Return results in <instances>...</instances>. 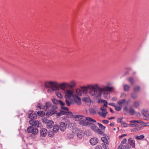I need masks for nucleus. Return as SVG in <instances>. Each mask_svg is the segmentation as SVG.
<instances>
[{
    "label": "nucleus",
    "instance_id": "nucleus-1",
    "mask_svg": "<svg viewBox=\"0 0 149 149\" xmlns=\"http://www.w3.org/2000/svg\"><path fill=\"white\" fill-rule=\"evenodd\" d=\"M96 89L97 93L95 97L97 98H100L102 93L103 94L104 97L106 99H109L110 97L109 92L112 91L113 87L111 86L110 83H108L106 86L103 85L102 87H100L97 84Z\"/></svg>",
    "mask_w": 149,
    "mask_h": 149
},
{
    "label": "nucleus",
    "instance_id": "nucleus-2",
    "mask_svg": "<svg viewBox=\"0 0 149 149\" xmlns=\"http://www.w3.org/2000/svg\"><path fill=\"white\" fill-rule=\"evenodd\" d=\"M97 84L94 85L89 84L86 86H83L81 87V89L83 93L86 94L88 92V89H90L89 94L91 96L95 97L97 93V90L96 89Z\"/></svg>",
    "mask_w": 149,
    "mask_h": 149
},
{
    "label": "nucleus",
    "instance_id": "nucleus-3",
    "mask_svg": "<svg viewBox=\"0 0 149 149\" xmlns=\"http://www.w3.org/2000/svg\"><path fill=\"white\" fill-rule=\"evenodd\" d=\"M45 86L47 88H49L47 91L48 93H50L54 91H58L60 88V84H58L56 81H49L46 82Z\"/></svg>",
    "mask_w": 149,
    "mask_h": 149
},
{
    "label": "nucleus",
    "instance_id": "nucleus-4",
    "mask_svg": "<svg viewBox=\"0 0 149 149\" xmlns=\"http://www.w3.org/2000/svg\"><path fill=\"white\" fill-rule=\"evenodd\" d=\"M72 97L77 104L79 105L81 104V98L76 95L73 93L72 91L70 89L66 91L65 95V97L71 98Z\"/></svg>",
    "mask_w": 149,
    "mask_h": 149
},
{
    "label": "nucleus",
    "instance_id": "nucleus-5",
    "mask_svg": "<svg viewBox=\"0 0 149 149\" xmlns=\"http://www.w3.org/2000/svg\"><path fill=\"white\" fill-rule=\"evenodd\" d=\"M75 82L74 80L70 81V84L66 82H63L60 84V88L61 90L65 91L68 87L71 88H73L75 86Z\"/></svg>",
    "mask_w": 149,
    "mask_h": 149
},
{
    "label": "nucleus",
    "instance_id": "nucleus-6",
    "mask_svg": "<svg viewBox=\"0 0 149 149\" xmlns=\"http://www.w3.org/2000/svg\"><path fill=\"white\" fill-rule=\"evenodd\" d=\"M92 122L96 123V121L91 118L84 116V118L80 121L79 123L82 126H88L92 124Z\"/></svg>",
    "mask_w": 149,
    "mask_h": 149
},
{
    "label": "nucleus",
    "instance_id": "nucleus-7",
    "mask_svg": "<svg viewBox=\"0 0 149 149\" xmlns=\"http://www.w3.org/2000/svg\"><path fill=\"white\" fill-rule=\"evenodd\" d=\"M36 108V109L38 110L43 109L45 111L49 110L51 111V109L52 108V104L50 102H47L45 103V106H44L42 104L39 103L38 104Z\"/></svg>",
    "mask_w": 149,
    "mask_h": 149
},
{
    "label": "nucleus",
    "instance_id": "nucleus-8",
    "mask_svg": "<svg viewBox=\"0 0 149 149\" xmlns=\"http://www.w3.org/2000/svg\"><path fill=\"white\" fill-rule=\"evenodd\" d=\"M129 114L131 115H136L137 116H139L140 115H142L143 116L144 119L145 120H147L148 117H149V112H141V114L139 112H129Z\"/></svg>",
    "mask_w": 149,
    "mask_h": 149
},
{
    "label": "nucleus",
    "instance_id": "nucleus-9",
    "mask_svg": "<svg viewBox=\"0 0 149 149\" xmlns=\"http://www.w3.org/2000/svg\"><path fill=\"white\" fill-rule=\"evenodd\" d=\"M27 131L29 133H31L35 135L38 132V129L36 128L31 126L29 127L27 129Z\"/></svg>",
    "mask_w": 149,
    "mask_h": 149
},
{
    "label": "nucleus",
    "instance_id": "nucleus-10",
    "mask_svg": "<svg viewBox=\"0 0 149 149\" xmlns=\"http://www.w3.org/2000/svg\"><path fill=\"white\" fill-rule=\"evenodd\" d=\"M30 124L33 126L39 127L41 126V124L39 121L37 120H34L33 119H31L29 121Z\"/></svg>",
    "mask_w": 149,
    "mask_h": 149
},
{
    "label": "nucleus",
    "instance_id": "nucleus-11",
    "mask_svg": "<svg viewBox=\"0 0 149 149\" xmlns=\"http://www.w3.org/2000/svg\"><path fill=\"white\" fill-rule=\"evenodd\" d=\"M40 136L42 137H45L47 134V130L45 128H42L40 131Z\"/></svg>",
    "mask_w": 149,
    "mask_h": 149
},
{
    "label": "nucleus",
    "instance_id": "nucleus-12",
    "mask_svg": "<svg viewBox=\"0 0 149 149\" xmlns=\"http://www.w3.org/2000/svg\"><path fill=\"white\" fill-rule=\"evenodd\" d=\"M28 117L31 119H36L37 117V113L36 112H32L29 114Z\"/></svg>",
    "mask_w": 149,
    "mask_h": 149
},
{
    "label": "nucleus",
    "instance_id": "nucleus-13",
    "mask_svg": "<svg viewBox=\"0 0 149 149\" xmlns=\"http://www.w3.org/2000/svg\"><path fill=\"white\" fill-rule=\"evenodd\" d=\"M52 101L53 103L56 104H60V105H62L64 104V102L60 100H58L55 99H53L52 100Z\"/></svg>",
    "mask_w": 149,
    "mask_h": 149
},
{
    "label": "nucleus",
    "instance_id": "nucleus-14",
    "mask_svg": "<svg viewBox=\"0 0 149 149\" xmlns=\"http://www.w3.org/2000/svg\"><path fill=\"white\" fill-rule=\"evenodd\" d=\"M98 142V139L96 138L91 139L90 140V142L92 145H96Z\"/></svg>",
    "mask_w": 149,
    "mask_h": 149
},
{
    "label": "nucleus",
    "instance_id": "nucleus-15",
    "mask_svg": "<svg viewBox=\"0 0 149 149\" xmlns=\"http://www.w3.org/2000/svg\"><path fill=\"white\" fill-rule=\"evenodd\" d=\"M47 127L48 129H51L54 125V123L52 120H48L46 124Z\"/></svg>",
    "mask_w": 149,
    "mask_h": 149
},
{
    "label": "nucleus",
    "instance_id": "nucleus-16",
    "mask_svg": "<svg viewBox=\"0 0 149 149\" xmlns=\"http://www.w3.org/2000/svg\"><path fill=\"white\" fill-rule=\"evenodd\" d=\"M60 129L62 131H64L65 130L66 125L65 123L63 122H61L60 124Z\"/></svg>",
    "mask_w": 149,
    "mask_h": 149
},
{
    "label": "nucleus",
    "instance_id": "nucleus-17",
    "mask_svg": "<svg viewBox=\"0 0 149 149\" xmlns=\"http://www.w3.org/2000/svg\"><path fill=\"white\" fill-rule=\"evenodd\" d=\"M65 102L68 106H70L72 104V100L71 98L65 97Z\"/></svg>",
    "mask_w": 149,
    "mask_h": 149
},
{
    "label": "nucleus",
    "instance_id": "nucleus-18",
    "mask_svg": "<svg viewBox=\"0 0 149 149\" xmlns=\"http://www.w3.org/2000/svg\"><path fill=\"white\" fill-rule=\"evenodd\" d=\"M84 116L80 115H76L74 116V119L76 121H80L84 118Z\"/></svg>",
    "mask_w": 149,
    "mask_h": 149
},
{
    "label": "nucleus",
    "instance_id": "nucleus-19",
    "mask_svg": "<svg viewBox=\"0 0 149 149\" xmlns=\"http://www.w3.org/2000/svg\"><path fill=\"white\" fill-rule=\"evenodd\" d=\"M128 142L132 147L134 148L135 147V143L134 140H132V139H130L128 140Z\"/></svg>",
    "mask_w": 149,
    "mask_h": 149
},
{
    "label": "nucleus",
    "instance_id": "nucleus-20",
    "mask_svg": "<svg viewBox=\"0 0 149 149\" xmlns=\"http://www.w3.org/2000/svg\"><path fill=\"white\" fill-rule=\"evenodd\" d=\"M84 132L82 131L79 130L77 133V136L80 139H81L84 136Z\"/></svg>",
    "mask_w": 149,
    "mask_h": 149
},
{
    "label": "nucleus",
    "instance_id": "nucleus-21",
    "mask_svg": "<svg viewBox=\"0 0 149 149\" xmlns=\"http://www.w3.org/2000/svg\"><path fill=\"white\" fill-rule=\"evenodd\" d=\"M59 127L58 125H55L54 126H53V131L54 132V133L56 134L59 130Z\"/></svg>",
    "mask_w": 149,
    "mask_h": 149
},
{
    "label": "nucleus",
    "instance_id": "nucleus-22",
    "mask_svg": "<svg viewBox=\"0 0 149 149\" xmlns=\"http://www.w3.org/2000/svg\"><path fill=\"white\" fill-rule=\"evenodd\" d=\"M58 107L56 105H53L52 106V108L51 109L50 112H57Z\"/></svg>",
    "mask_w": 149,
    "mask_h": 149
},
{
    "label": "nucleus",
    "instance_id": "nucleus-23",
    "mask_svg": "<svg viewBox=\"0 0 149 149\" xmlns=\"http://www.w3.org/2000/svg\"><path fill=\"white\" fill-rule=\"evenodd\" d=\"M130 123L135 124L136 125L137 123H142L143 122L141 120H132L130 121Z\"/></svg>",
    "mask_w": 149,
    "mask_h": 149
},
{
    "label": "nucleus",
    "instance_id": "nucleus-24",
    "mask_svg": "<svg viewBox=\"0 0 149 149\" xmlns=\"http://www.w3.org/2000/svg\"><path fill=\"white\" fill-rule=\"evenodd\" d=\"M90 125L91 126L92 129L95 132L97 131V129H98V127L95 125L93 124V123L92 124H91Z\"/></svg>",
    "mask_w": 149,
    "mask_h": 149
},
{
    "label": "nucleus",
    "instance_id": "nucleus-25",
    "mask_svg": "<svg viewBox=\"0 0 149 149\" xmlns=\"http://www.w3.org/2000/svg\"><path fill=\"white\" fill-rule=\"evenodd\" d=\"M72 113V112H58V113H57L56 116V117L58 118L59 116H62V115L65 114L66 113Z\"/></svg>",
    "mask_w": 149,
    "mask_h": 149
},
{
    "label": "nucleus",
    "instance_id": "nucleus-26",
    "mask_svg": "<svg viewBox=\"0 0 149 149\" xmlns=\"http://www.w3.org/2000/svg\"><path fill=\"white\" fill-rule=\"evenodd\" d=\"M95 132H96L100 134H103V136L105 135V134H104V132L102 131L98 128V129H97V131H96Z\"/></svg>",
    "mask_w": 149,
    "mask_h": 149
},
{
    "label": "nucleus",
    "instance_id": "nucleus-27",
    "mask_svg": "<svg viewBox=\"0 0 149 149\" xmlns=\"http://www.w3.org/2000/svg\"><path fill=\"white\" fill-rule=\"evenodd\" d=\"M104 136L105 137H104L101 138V140L104 143H106L107 144H109V143L108 142L107 138H106V136L105 135Z\"/></svg>",
    "mask_w": 149,
    "mask_h": 149
},
{
    "label": "nucleus",
    "instance_id": "nucleus-28",
    "mask_svg": "<svg viewBox=\"0 0 149 149\" xmlns=\"http://www.w3.org/2000/svg\"><path fill=\"white\" fill-rule=\"evenodd\" d=\"M55 134L56 133H54V132L53 131H50L48 132V135L51 137H53Z\"/></svg>",
    "mask_w": 149,
    "mask_h": 149
},
{
    "label": "nucleus",
    "instance_id": "nucleus-29",
    "mask_svg": "<svg viewBox=\"0 0 149 149\" xmlns=\"http://www.w3.org/2000/svg\"><path fill=\"white\" fill-rule=\"evenodd\" d=\"M123 87L124 90L125 91H128L130 88V87L129 85L126 84L123 85Z\"/></svg>",
    "mask_w": 149,
    "mask_h": 149
},
{
    "label": "nucleus",
    "instance_id": "nucleus-30",
    "mask_svg": "<svg viewBox=\"0 0 149 149\" xmlns=\"http://www.w3.org/2000/svg\"><path fill=\"white\" fill-rule=\"evenodd\" d=\"M98 114L103 118H105L108 112H98Z\"/></svg>",
    "mask_w": 149,
    "mask_h": 149
},
{
    "label": "nucleus",
    "instance_id": "nucleus-31",
    "mask_svg": "<svg viewBox=\"0 0 149 149\" xmlns=\"http://www.w3.org/2000/svg\"><path fill=\"white\" fill-rule=\"evenodd\" d=\"M76 93L79 96H81L82 95V91L81 89H77L76 90Z\"/></svg>",
    "mask_w": 149,
    "mask_h": 149
},
{
    "label": "nucleus",
    "instance_id": "nucleus-32",
    "mask_svg": "<svg viewBox=\"0 0 149 149\" xmlns=\"http://www.w3.org/2000/svg\"><path fill=\"white\" fill-rule=\"evenodd\" d=\"M83 101L86 102H90V99L89 97L83 98L82 99Z\"/></svg>",
    "mask_w": 149,
    "mask_h": 149
},
{
    "label": "nucleus",
    "instance_id": "nucleus-33",
    "mask_svg": "<svg viewBox=\"0 0 149 149\" xmlns=\"http://www.w3.org/2000/svg\"><path fill=\"white\" fill-rule=\"evenodd\" d=\"M144 137V136L143 135H141L139 136H137L135 137L136 139L138 140H140L143 139Z\"/></svg>",
    "mask_w": 149,
    "mask_h": 149
},
{
    "label": "nucleus",
    "instance_id": "nucleus-34",
    "mask_svg": "<svg viewBox=\"0 0 149 149\" xmlns=\"http://www.w3.org/2000/svg\"><path fill=\"white\" fill-rule=\"evenodd\" d=\"M131 97L134 99H136L138 97V95L135 93H133L131 94Z\"/></svg>",
    "mask_w": 149,
    "mask_h": 149
},
{
    "label": "nucleus",
    "instance_id": "nucleus-35",
    "mask_svg": "<svg viewBox=\"0 0 149 149\" xmlns=\"http://www.w3.org/2000/svg\"><path fill=\"white\" fill-rule=\"evenodd\" d=\"M128 79L129 82L132 84H133L134 83V80L132 77H129L128 78Z\"/></svg>",
    "mask_w": 149,
    "mask_h": 149
},
{
    "label": "nucleus",
    "instance_id": "nucleus-36",
    "mask_svg": "<svg viewBox=\"0 0 149 149\" xmlns=\"http://www.w3.org/2000/svg\"><path fill=\"white\" fill-rule=\"evenodd\" d=\"M125 101V99L120 100L118 102V104L119 105H121L124 103Z\"/></svg>",
    "mask_w": 149,
    "mask_h": 149
},
{
    "label": "nucleus",
    "instance_id": "nucleus-37",
    "mask_svg": "<svg viewBox=\"0 0 149 149\" xmlns=\"http://www.w3.org/2000/svg\"><path fill=\"white\" fill-rule=\"evenodd\" d=\"M65 103L64 102V104L63 105H60L61 106V109L65 111H68V108L67 107H65L64 106L65 105Z\"/></svg>",
    "mask_w": 149,
    "mask_h": 149
},
{
    "label": "nucleus",
    "instance_id": "nucleus-38",
    "mask_svg": "<svg viewBox=\"0 0 149 149\" xmlns=\"http://www.w3.org/2000/svg\"><path fill=\"white\" fill-rule=\"evenodd\" d=\"M121 108L122 106H118L116 105V106L114 107L115 110L118 111H120L121 109Z\"/></svg>",
    "mask_w": 149,
    "mask_h": 149
},
{
    "label": "nucleus",
    "instance_id": "nucleus-39",
    "mask_svg": "<svg viewBox=\"0 0 149 149\" xmlns=\"http://www.w3.org/2000/svg\"><path fill=\"white\" fill-rule=\"evenodd\" d=\"M97 124L99 125V127L102 130H104L106 128V127L102 125L101 123H98Z\"/></svg>",
    "mask_w": 149,
    "mask_h": 149
},
{
    "label": "nucleus",
    "instance_id": "nucleus-40",
    "mask_svg": "<svg viewBox=\"0 0 149 149\" xmlns=\"http://www.w3.org/2000/svg\"><path fill=\"white\" fill-rule=\"evenodd\" d=\"M140 89V87L139 86H135L134 88V91L137 92L139 91Z\"/></svg>",
    "mask_w": 149,
    "mask_h": 149
},
{
    "label": "nucleus",
    "instance_id": "nucleus-41",
    "mask_svg": "<svg viewBox=\"0 0 149 149\" xmlns=\"http://www.w3.org/2000/svg\"><path fill=\"white\" fill-rule=\"evenodd\" d=\"M56 112H46V115L48 117L51 116L52 115L54 114Z\"/></svg>",
    "mask_w": 149,
    "mask_h": 149
},
{
    "label": "nucleus",
    "instance_id": "nucleus-42",
    "mask_svg": "<svg viewBox=\"0 0 149 149\" xmlns=\"http://www.w3.org/2000/svg\"><path fill=\"white\" fill-rule=\"evenodd\" d=\"M37 116H42L45 115V112H36Z\"/></svg>",
    "mask_w": 149,
    "mask_h": 149
},
{
    "label": "nucleus",
    "instance_id": "nucleus-43",
    "mask_svg": "<svg viewBox=\"0 0 149 149\" xmlns=\"http://www.w3.org/2000/svg\"><path fill=\"white\" fill-rule=\"evenodd\" d=\"M56 94L57 97L59 98H61L63 97L61 94L59 92L56 93Z\"/></svg>",
    "mask_w": 149,
    "mask_h": 149
},
{
    "label": "nucleus",
    "instance_id": "nucleus-44",
    "mask_svg": "<svg viewBox=\"0 0 149 149\" xmlns=\"http://www.w3.org/2000/svg\"><path fill=\"white\" fill-rule=\"evenodd\" d=\"M139 105V103L138 102H135L134 103V106L136 108L138 107Z\"/></svg>",
    "mask_w": 149,
    "mask_h": 149
},
{
    "label": "nucleus",
    "instance_id": "nucleus-45",
    "mask_svg": "<svg viewBox=\"0 0 149 149\" xmlns=\"http://www.w3.org/2000/svg\"><path fill=\"white\" fill-rule=\"evenodd\" d=\"M125 147L126 149H130L131 148V146L129 143H127L125 146Z\"/></svg>",
    "mask_w": 149,
    "mask_h": 149
},
{
    "label": "nucleus",
    "instance_id": "nucleus-46",
    "mask_svg": "<svg viewBox=\"0 0 149 149\" xmlns=\"http://www.w3.org/2000/svg\"><path fill=\"white\" fill-rule=\"evenodd\" d=\"M48 120L46 118H42V121L44 123L46 124L47 123Z\"/></svg>",
    "mask_w": 149,
    "mask_h": 149
},
{
    "label": "nucleus",
    "instance_id": "nucleus-47",
    "mask_svg": "<svg viewBox=\"0 0 149 149\" xmlns=\"http://www.w3.org/2000/svg\"><path fill=\"white\" fill-rule=\"evenodd\" d=\"M129 112H134L133 106H131L129 108Z\"/></svg>",
    "mask_w": 149,
    "mask_h": 149
},
{
    "label": "nucleus",
    "instance_id": "nucleus-48",
    "mask_svg": "<svg viewBox=\"0 0 149 149\" xmlns=\"http://www.w3.org/2000/svg\"><path fill=\"white\" fill-rule=\"evenodd\" d=\"M123 119V117H122L121 118H118L117 119V121L119 123H121L122 122V120Z\"/></svg>",
    "mask_w": 149,
    "mask_h": 149
},
{
    "label": "nucleus",
    "instance_id": "nucleus-49",
    "mask_svg": "<svg viewBox=\"0 0 149 149\" xmlns=\"http://www.w3.org/2000/svg\"><path fill=\"white\" fill-rule=\"evenodd\" d=\"M100 109L102 111V112H106V107H102Z\"/></svg>",
    "mask_w": 149,
    "mask_h": 149
},
{
    "label": "nucleus",
    "instance_id": "nucleus-50",
    "mask_svg": "<svg viewBox=\"0 0 149 149\" xmlns=\"http://www.w3.org/2000/svg\"><path fill=\"white\" fill-rule=\"evenodd\" d=\"M102 103L104 104V105L105 107H107V102L106 100H103Z\"/></svg>",
    "mask_w": 149,
    "mask_h": 149
},
{
    "label": "nucleus",
    "instance_id": "nucleus-51",
    "mask_svg": "<svg viewBox=\"0 0 149 149\" xmlns=\"http://www.w3.org/2000/svg\"><path fill=\"white\" fill-rule=\"evenodd\" d=\"M128 124L125 123H122L121 126L124 127H127Z\"/></svg>",
    "mask_w": 149,
    "mask_h": 149
},
{
    "label": "nucleus",
    "instance_id": "nucleus-52",
    "mask_svg": "<svg viewBox=\"0 0 149 149\" xmlns=\"http://www.w3.org/2000/svg\"><path fill=\"white\" fill-rule=\"evenodd\" d=\"M127 141V139L125 138H124L121 142V144H124Z\"/></svg>",
    "mask_w": 149,
    "mask_h": 149
},
{
    "label": "nucleus",
    "instance_id": "nucleus-53",
    "mask_svg": "<svg viewBox=\"0 0 149 149\" xmlns=\"http://www.w3.org/2000/svg\"><path fill=\"white\" fill-rule=\"evenodd\" d=\"M128 125L130 126H131L133 127H134L136 126V125L135 124L133 123L129 124Z\"/></svg>",
    "mask_w": 149,
    "mask_h": 149
},
{
    "label": "nucleus",
    "instance_id": "nucleus-54",
    "mask_svg": "<svg viewBox=\"0 0 149 149\" xmlns=\"http://www.w3.org/2000/svg\"><path fill=\"white\" fill-rule=\"evenodd\" d=\"M95 149H102V148L101 146L98 145L96 146Z\"/></svg>",
    "mask_w": 149,
    "mask_h": 149
},
{
    "label": "nucleus",
    "instance_id": "nucleus-55",
    "mask_svg": "<svg viewBox=\"0 0 149 149\" xmlns=\"http://www.w3.org/2000/svg\"><path fill=\"white\" fill-rule=\"evenodd\" d=\"M137 130H139L137 129V128H135L132 129L131 131V132H134L136 131Z\"/></svg>",
    "mask_w": 149,
    "mask_h": 149
},
{
    "label": "nucleus",
    "instance_id": "nucleus-56",
    "mask_svg": "<svg viewBox=\"0 0 149 149\" xmlns=\"http://www.w3.org/2000/svg\"><path fill=\"white\" fill-rule=\"evenodd\" d=\"M109 104L111 106L113 107H114L116 106L115 104L113 103H110Z\"/></svg>",
    "mask_w": 149,
    "mask_h": 149
},
{
    "label": "nucleus",
    "instance_id": "nucleus-57",
    "mask_svg": "<svg viewBox=\"0 0 149 149\" xmlns=\"http://www.w3.org/2000/svg\"><path fill=\"white\" fill-rule=\"evenodd\" d=\"M102 122L105 124H107L109 123V121L107 120H103Z\"/></svg>",
    "mask_w": 149,
    "mask_h": 149
},
{
    "label": "nucleus",
    "instance_id": "nucleus-58",
    "mask_svg": "<svg viewBox=\"0 0 149 149\" xmlns=\"http://www.w3.org/2000/svg\"><path fill=\"white\" fill-rule=\"evenodd\" d=\"M111 100L113 101H116L117 100V98L115 97H113Z\"/></svg>",
    "mask_w": 149,
    "mask_h": 149
},
{
    "label": "nucleus",
    "instance_id": "nucleus-59",
    "mask_svg": "<svg viewBox=\"0 0 149 149\" xmlns=\"http://www.w3.org/2000/svg\"><path fill=\"white\" fill-rule=\"evenodd\" d=\"M128 110L127 108V107H125L123 109V110L124 111H127Z\"/></svg>",
    "mask_w": 149,
    "mask_h": 149
},
{
    "label": "nucleus",
    "instance_id": "nucleus-60",
    "mask_svg": "<svg viewBox=\"0 0 149 149\" xmlns=\"http://www.w3.org/2000/svg\"><path fill=\"white\" fill-rule=\"evenodd\" d=\"M126 135H127V134H123L121 135V136H120L119 138H122V137L125 136Z\"/></svg>",
    "mask_w": 149,
    "mask_h": 149
},
{
    "label": "nucleus",
    "instance_id": "nucleus-61",
    "mask_svg": "<svg viewBox=\"0 0 149 149\" xmlns=\"http://www.w3.org/2000/svg\"><path fill=\"white\" fill-rule=\"evenodd\" d=\"M102 101H103V100H102V99H100V100H98V102L99 103H102Z\"/></svg>",
    "mask_w": 149,
    "mask_h": 149
},
{
    "label": "nucleus",
    "instance_id": "nucleus-62",
    "mask_svg": "<svg viewBox=\"0 0 149 149\" xmlns=\"http://www.w3.org/2000/svg\"><path fill=\"white\" fill-rule=\"evenodd\" d=\"M120 146L121 148L123 149H125L124 147V146L123 145H120Z\"/></svg>",
    "mask_w": 149,
    "mask_h": 149
},
{
    "label": "nucleus",
    "instance_id": "nucleus-63",
    "mask_svg": "<svg viewBox=\"0 0 149 149\" xmlns=\"http://www.w3.org/2000/svg\"><path fill=\"white\" fill-rule=\"evenodd\" d=\"M146 125L144 124H141V125H140L139 126H140V127H142L143 126H145Z\"/></svg>",
    "mask_w": 149,
    "mask_h": 149
},
{
    "label": "nucleus",
    "instance_id": "nucleus-64",
    "mask_svg": "<svg viewBox=\"0 0 149 149\" xmlns=\"http://www.w3.org/2000/svg\"><path fill=\"white\" fill-rule=\"evenodd\" d=\"M102 145L104 147H105L106 146H107L106 145L105 143H102Z\"/></svg>",
    "mask_w": 149,
    "mask_h": 149
}]
</instances>
